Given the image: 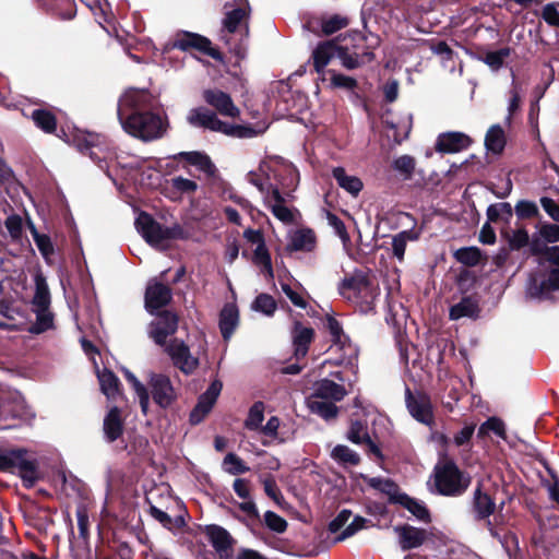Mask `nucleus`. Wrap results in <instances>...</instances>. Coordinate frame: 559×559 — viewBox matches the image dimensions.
Instances as JSON below:
<instances>
[{"instance_id":"nucleus-1","label":"nucleus","mask_w":559,"mask_h":559,"mask_svg":"<svg viewBox=\"0 0 559 559\" xmlns=\"http://www.w3.org/2000/svg\"><path fill=\"white\" fill-rule=\"evenodd\" d=\"M157 99L147 90L129 88L119 98L117 116L122 129L143 142L162 139L168 117L156 110Z\"/></svg>"},{"instance_id":"nucleus-2","label":"nucleus","mask_w":559,"mask_h":559,"mask_svg":"<svg viewBox=\"0 0 559 559\" xmlns=\"http://www.w3.org/2000/svg\"><path fill=\"white\" fill-rule=\"evenodd\" d=\"M337 290L343 298L354 302L361 313L374 312L380 288L362 271H356L353 275L345 276L340 282Z\"/></svg>"},{"instance_id":"nucleus-3","label":"nucleus","mask_w":559,"mask_h":559,"mask_svg":"<svg viewBox=\"0 0 559 559\" xmlns=\"http://www.w3.org/2000/svg\"><path fill=\"white\" fill-rule=\"evenodd\" d=\"M433 492L444 497H460L468 489L472 477L462 471L453 459L439 461L432 473Z\"/></svg>"},{"instance_id":"nucleus-4","label":"nucleus","mask_w":559,"mask_h":559,"mask_svg":"<svg viewBox=\"0 0 559 559\" xmlns=\"http://www.w3.org/2000/svg\"><path fill=\"white\" fill-rule=\"evenodd\" d=\"M25 449L0 451V471L17 474L25 488H32L41 478L36 459L26 457Z\"/></svg>"},{"instance_id":"nucleus-5","label":"nucleus","mask_w":559,"mask_h":559,"mask_svg":"<svg viewBox=\"0 0 559 559\" xmlns=\"http://www.w3.org/2000/svg\"><path fill=\"white\" fill-rule=\"evenodd\" d=\"M349 40L340 45L338 59L342 66L347 70H355L361 66L371 62L374 53L370 47L365 46L367 37L359 31L349 32L342 41Z\"/></svg>"},{"instance_id":"nucleus-6","label":"nucleus","mask_w":559,"mask_h":559,"mask_svg":"<svg viewBox=\"0 0 559 559\" xmlns=\"http://www.w3.org/2000/svg\"><path fill=\"white\" fill-rule=\"evenodd\" d=\"M147 385L150 397L159 408L168 409L177 402L178 394L168 376L151 372Z\"/></svg>"},{"instance_id":"nucleus-7","label":"nucleus","mask_w":559,"mask_h":559,"mask_svg":"<svg viewBox=\"0 0 559 559\" xmlns=\"http://www.w3.org/2000/svg\"><path fill=\"white\" fill-rule=\"evenodd\" d=\"M173 48L181 51L197 50L216 61L223 62L224 60V55L212 46V41L198 33L181 32L177 34L173 43Z\"/></svg>"},{"instance_id":"nucleus-8","label":"nucleus","mask_w":559,"mask_h":559,"mask_svg":"<svg viewBox=\"0 0 559 559\" xmlns=\"http://www.w3.org/2000/svg\"><path fill=\"white\" fill-rule=\"evenodd\" d=\"M76 146L79 151L97 164V166L107 170L109 167V160L112 159L115 153L106 145L100 143L99 135L87 134L82 139L76 140Z\"/></svg>"},{"instance_id":"nucleus-9","label":"nucleus","mask_w":559,"mask_h":559,"mask_svg":"<svg viewBox=\"0 0 559 559\" xmlns=\"http://www.w3.org/2000/svg\"><path fill=\"white\" fill-rule=\"evenodd\" d=\"M405 403L409 414L419 423L431 426L435 416L430 396L424 392L413 393L409 388L405 390Z\"/></svg>"},{"instance_id":"nucleus-10","label":"nucleus","mask_w":559,"mask_h":559,"mask_svg":"<svg viewBox=\"0 0 559 559\" xmlns=\"http://www.w3.org/2000/svg\"><path fill=\"white\" fill-rule=\"evenodd\" d=\"M203 100L214 109L216 115L239 118L240 109L235 105L231 96L219 88H206L202 92Z\"/></svg>"},{"instance_id":"nucleus-11","label":"nucleus","mask_w":559,"mask_h":559,"mask_svg":"<svg viewBox=\"0 0 559 559\" xmlns=\"http://www.w3.org/2000/svg\"><path fill=\"white\" fill-rule=\"evenodd\" d=\"M222 389L223 383L219 380L211 382L206 391L199 396L195 406L190 413L189 421L191 425H198L203 421L216 403Z\"/></svg>"},{"instance_id":"nucleus-12","label":"nucleus","mask_w":559,"mask_h":559,"mask_svg":"<svg viewBox=\"0 0 559 559\" xmlns=\"http://www.w3.org/2000/svg\"><path fill=\"white\" fill-rule=\"evenodd\" d=\"M165 346V350L170 356L174 366L183 373H192L198 368V359L191 356L189 346L183 341L174 338Z\"/></svg>"},{"instance_id":"nucleus-13","label":"nucleus","mask_w":559,"mask_h":559,"mask_svg":"<svg viewBox=\"0 0 559 559\" xmlns=\"http://www.w3.org/2000/svg\"><path fill=\"white\" fill-rule=\"evenodd\" d=\"M179 318L169 310H163L158 314L157 322L151 324L150 336L159 346H165L167 337L174 335L178 330Z\"/></svg>"},{"instance_id":"nucleus-14","label":"nucleus","mask_w":559,"mask_h":559,"mask_svg":"<svg viewBox=\"0 0 559 559\" xmlns=\"http://www.w3.org/2000/svg\"><path fill=\"white\" fill-rule=\"evenodd\" d=\"M173 300L171 288L160 282L148 283L144 294L145 309L154 314L157 310L168 306Z\"/></svg>"},{"instance_id":"nucleus-15","label":"nucleus","mask_w":559,"mask_h":559,"mask_svg":"<svg viewBox=\"0 0 559 559\" xmlns=\"http://www.w3.org/2000/svg\"><path fill=\"white\" fill-rule=\"evenodd\" d=\"M473 139L460 131H448L440 133L437 138L435 148L439 153L454 154L468 148Z\"/></svg>"},{"instance_id":"nucleus-16","label":"nucleus","mask_w":559,"mask_h":559,"mask_svg":"<svg viewBox=\"0 0 559 559\" xmlns=\"http://www.w3.org/2000/svg\"><path fill=\"white\" fill-rule=\"evenodd\" d=\"M341 39L340 37L334 39H328L320 41L313 49L311 58L313 62L314 71L318 74L325 73V67L334 57H338Z\"/></svg>"},{"instance_id":"nucleus-17","label":"nucleus","mask_w":559,"mask_h":559,"mask_svg":"<svg viewBox=\"0 0 559 559\" xmlns=\"http://www.w3.org/2000/svg\"><path fill=\"white\" fill-rule=\"evenodd\" d=\"M481 487L483 485L479 483L474 490L472 511L476 521L486 520L488 526H491L489 518L496 512V502L489 493L483 491Z\"/></svg>"},{"instance_id":"nucleus-18","label":"nucleus","mask_w":559,"mask_h":559,"mask_svg":"<svg viewBox=\"0 0 559 559\" xmlns=\"http://www.w3.org/2000/svg\"><path fill=\"white\" fill-rule=\"evenodd\" d=\"M187 121L194 128L214 132H219L221 127H224V121L217 118L216 112L203 106L192 108L187 116Z\"/></svg>"},{"instance_id":"nucleus-19","label":"nucleus","mask_w":559,"mask_h":559,"mask_svg":"<svg viewBox=\"0 0 559 559\" xmlns=\"http://www.w3.org/2000/svg\"><path fill=\"white\" fill-rule=\"evenodd\" d=\"M103 432L107 443H114L122 437L124 432V419L118 406H112L105 415Z\"/></svg>"},{"instance_id":"nucleus-20","label":"nucleus","mask_w":559,"mask_h":559,"mask_svg":"<svg viewBox=\"0 0 559 559\" xmlns=\"http://www.w3.org/2000/svg\"><path fill=\"white\" fill-rule=\"evenodd\" d=\"M394 532L399 535V544L404 551L420 547L427 539L426 530L409 524L397 525Z\"/></svg>"},{"instance_id":"nucleus-21","label":"nucleus","mask_w":559,"mask_h":559,"mask_svg":"<svg viewBox=\"0 0 559 559\" xmlns=\"http://www.w3.org/2000/svg\"><path fill=\"white\" fill-rule=\"evenodd\" d=\"M135 228L144 240L150 245H159L162 235V224L154 219L147 212H140L135 218Z\"/></svg>"},{"instance_id":"nucleus-22","label":"nucleus","mask_w":559,"mask_h":559,"mask_svg":"<svg viewBox=\"0 0 559 559\" xmlns=\"http://www.w3.org/2000/svg\"><path fill=\"white\" fill-rule=\"evenodd\" d=\"M314 330L304 326L300 321H295L292 328V340L294 345V355L297 359L305 358L309 347L314 340Z\"/></svg>"},{"instance_id":"nucleus-23","label":"nucleus","mask_w":559,"mask_h":559,"mask_svg":"<svg viewBox=\"0 0 559 559\" xmlns=\"http://www.w3.org/2000/svg\"><path fill=\"white\" fill-rule=\"evenodd\" d=\"M245 1V7L234 8L230 11L225 13L223 19V28L229 34H234L241 26L245 28V37L249 36V15H250V7L247 0Z\"/></svg>"},{"instance_id":"nucleus-24","label":"nucleus","mask_w":559,"mask_h":559,"mask_svg":"<svg viewBox=\"0 0 559 559\" xmlns=\"http://www.w3.org/2000/svg\"><path fill=\"white\" fill-rule=\"evenodd\" d=\"M346 394L347 391L344 385L325 378L316 382L310 396L335 403L342 401Z\"/></svg>"},{"instance_id":"nucleus-25","label":"nucleus","mask_w":559,"mask_h":559,"mask_svg":"<svg viewBox=\"0 0 559 559\" xmlns=\"http://www.w3.org/2000/svg\"><path fill=\"white\" fill-rule=\"evenodd\" d=\"M199 186L194 180L177 176L166 182L164 194L171 201L181 200L182 195H193Z\"/></svg>"},{"instance_id":"nucleus-26","label":"nucleus","mask_w":559,"mask_h":559,"mask_svg":"<svg viewBox=\"0 0 559 559\" xmlns=\"http://www.w3.org/2000/svg\"><path fill=\"white\" fill-rule=\"evenodd\" d=\"M204 532L219 557L228 556V551L234 543L229 532L216 524L206 525Z\"/></svg>"},{"instance_id":"nucleus-27","label":"nucleus","mask_w":559,"mask_h":559,"mask_svg":"<svg viewBox=\"0 0 559 559\" xmlns=\"http://www.w3.org/2000/svg\"><path fill=\"white\" fill-rule=\"evenodd\" d=\"M480 313L479 301L476 296L463 297L457 304L450 307L449 318L456 321L462 318L477 319Z\"/></svg>"},{"instance_id":"nucleus-28","label":"nucleus","mask_w":559,"mask_h":559,"mask_svg":"<svg viewBox=\"0 0 559 559\" xmlns=\"http://www.w3.org/2000/svg\"><path fill=\"white\" fill-rule=\"evenodd\" d=\"M239 324V310L236 304L224 305L219 312L218 326L224 341H229Z\"/></svg>"},{"instance_id":"nucleus-29","label":"nucleus","mask_w":559,"mask_h":559,"mask_svg":"<svg viewBox=\"0 0 559 559\" xmlns=\"http://www.w3.org/2000/svg\"><path fill=\"white\" fill-rule=\"evenodd\" d=\"M174 159L183 160L191 166H195L207 176H214L217 170L210 156L204 152H179L174 156Z\"/></svg>"},{"instance_id":"nucleus-30","label":"nucleus","mask_w":559,"mask_h":559,"mask_svg":"<svg viewBox=\"0 0 559 559\" xmlns=\"http://www.w3.org/2000/svg\"><path fill=\"white\" fill-rule=\"evenodd\" d=\"M393 504H400L405 508L408 512H411L417 520L429 524L431 523V514L427 506L415 499L409 497L407 493L403 492L399 497H392Z\"/></svg>"},{"instance_id":"nucleus-31","label":"nucleus","mask_w":559,"mask_h":559,"mask_svg":"<svg viewBox=\"0 0 559 559\" xmlns=\"http://www.w3.org/2000/svg\"><path fill=\"white\" fill-rule=\"evenodd\" d=\"M317 245V237L312 229L301 228L294 233L286 249L289 252H311Z\"/></svg>"},{"instance_id":"nucleus-32","label":"nucleus","mask_w":559,"mask_h":559,"mask_svg":"<svg viewBox=\"0 0 559 559\" xmlns=\"http://www.w3.org/2000/svg\"><path fill=\"white\" fill-rule=\"evenodd\" d=\"M485 147L495 155H501L507 145V135L500 124H492L486 132Z\"/></svg>"},{"instance_id":"nucleus-33","label":"nucleus","mask_w":559,"mask_h":559,"mask_svg":"<svg viewBox=\"0 0 559 559\" xmlns=\"http://www.w3.org/2000/svg\"><path fill=\"white\" fill-rule=\"evenodd\" d=\"M332 175L337 185L353 197H357L364 188L360 178L347 175L343 167H335Z\"/></svg>"},{"instance_id":"nucleus-34","label":"nucleus","mask_w":559,"mask_h":559,"mask_svg":"<svg viewBox=\"0 0 559 559\" xmlns=\"http://www.w3.org/2000/svg\"><path fill=\"white\" fill-rule=\"evenodd\" d=\"M556 290H559V269H551L545 280L530 288L531 295L537 298H545Z\"/></svg>"},{"instance_id":"nucleus-35","label":"nucleus","mask_w":559,"mask_h":559,"mask_svg":"<svg viewBox=\"0 0 559 559\" xmlns=\"http://www.w3.org/2000/svg\"><path fill=\"white\" fill-rule=\"evenodd\" d=\"M31 118L34 124L43 132L48 134H53L56 132L57 117L52 111L43 108L34 109Z\"/></svg>"},{"instance_id":"nucleus-36","label":"nucleus","mask_w":559,"mask_h":559,"mask_svg":"<svg viewBox=\"0 0 559 559\" xmlns=\"http://www.w3.org/2000/svg\"><path fill=\"white\" fill-rule=\"evenodd\" d=\"M98 380L102 392L107 399H116L120 393V380L114 371L105 368L102 372H98Z\"/></svg>"},{"instance_id":"nucleus-37","label":"nucleus","mask_w":559,"mask_h":559,"mask_svg":"<svg viewBox=\"0 0 559 559\" xmlns=\"http://www.w3.org/2000/svg\"><path fill=\"white\" fill-rule=\"evenodd\" d=\"M308 405L311 413L317 414L326 421L335 419L338 415V407L331 401L312 399L309 396Z\"/></svg>"},{"instance_id":"nucleus-38","label":"nucleus","mask_w":559,"mask_h":559,"mask_svg":"<svg viewBox=\"0 0 559 559\" xmlns=\"http://www.w3.org/2000/svg\"><path fill=\"white\" fill-rule=\"evenodd\" d=\"M364 479L369 487L386 495L390 503H393L392 497H399L402 493L399 485L391 478L365 477Z\"/></svg>"},{"instance_id":"nucleus-39","label":"nucleus","mask_w":559,"mask_h":559,"mask_svg":"<svg viewBox=\"0 0 559 559\" xmlns=\"http://www.w3.org/2000/svg\"><path fill=\"white\" fill-rule=\"evenodd\" d=\"M124 378L131 388L134 390L135 394L139 397V404L141 407V412L144 416L148 414L150 411V395L147 386H145L131 371H124Z\"/></svg>"},{"instance_id":"nucleus-40","label":"nucleus","mask_w":559,"mask_h":559,"mask_svg":"<svg viewBox=\"0 0 559 559\" xmlns=\"http://www.w3.org/2000/svg\"><path fill=\"white\" fill-rule=\"evenodd\" d=\"M50 292L46 278L43 274H37L35 276V294L32 304L34 308L45 310L50 307Z\"/></svg>"},{"instance_id":"nucleus-41","label":"nucleus","mask_w":559,"mask_h":559,"mask_svg":"<svg viewBox=\"0 0 559 559\" xmlns=\"http://www.w3.org/2000/svg\"><path fill=\"white\" fill-rule=\"evenodd\" d=\"M28 225L34 242L37 246L40 254L48 264H51V257L55 254V246L51 241V238L46 234H40L31 222Z\"/></svg>"},{"instance_id":"nucleus-42","label":"nucleus","mask_w":559,"mask_h":559,"mask_svg":"<svg viewBox=\"0 0 559 559\" xmlns=\"http://www.w3.org/2000/svg\"><path fill=\"white\" fill-rule=\"evenodd\" d=\"M331 457L341 465L357 466L360 464V456L357 452L344 444H337L331 452Z\"/></svg>"},{"instance_id":"nucleus-43","label":"nucleus","mask_w":559,"mask_h":559,"mask_svg":"<svg viewBox=\"0 0 559 559\" xmlns=\"http://www.w3.org/2000/svg\"><path fill=\"white\" fill-rule=\"evenodd\" d=\"M368 424L362 419H350L346 439L354 444H362L369 438Z\"/></svg>"},{"instance_id":"nucleus-44","label":"nucleus","mask_w":559,"mask_h":559,"mask_svg":"<svg viewBox=\"0 0 559 559\" xmlns=\"http://www.w3.org/2000/svg\"><path fill=\"white\" fill-rule=\"evenodd\" d=\"M36 313V321L31 325L29 332L33 334H41L50 329H53V313L46 308H34Z\"/></svg>"},{"instance_id":"nucleus-45","label":"nucleus","mask_w":559,"mask_h":559,"mask_svg":"<svg viewBox=\"0 0 559 559\" xmlns=\"http://www.w3.org/2000/svg\"><path fill=\"white\" fill-rule=\"evenodd\" d=\"M148 513L154 520L159 522L163 525V527L169 531L173 530L174 527L181 528L182 526L186 525L185 519L181 515L173 519L168 513L160 510L154 504L150 506Z\"/></svg>"},{"instance_id":"nucleus-46","label":"nucleus","mask_w":559,"mask_h":559,"mask_svg":"<svg viewBox=\"0 0 559 559\" xmlns=\"http://www.w3.org/2000/svg\"><path fill=\"white\" fill-rule=\"evenodd\" d=\"M415 239H417V235L413 230H403V231L396 234L395 236H393V239H392L393 255L399 261H403L407 241L415 240Z\"/></svg>"},{"instance_id":"nucleus-47","label":"nucleus","mask_w":559,"mask_h":559,"mask_svg":"<svg viewBox=\"0 0 559 559\" xmlns=\"http://www.w3.org/2000/svg\"><path fill=\"white\" fill-rule=\"evenodd\" d=\"M486 214L491 223H497L499 219L509 222L513 216V209L508 202L495 203L487 207Z\"/></svg>"},{"instance_id":"nucleus-48","label":"nucleus","mask_w":559,"mask_h":559,"mask_svg":"<svg viewBox=\"0 0 559 559\" xmlns=\"http://www.w3.org/2000/svg\"><path fill=\"white\" fill-rule=\"evenodd\" d=\"M276 308L277 305L275 299L266 293L259 294L251 305L252 310L261 312L267 317H272L276 311Z\"/></svg>"},{"instance_id":"nucleus-49","label":"nucleus","mask_w":559,"mask_h":559,"mask_svg":"<svg viewBox=\"0 0 559 559\" xmlns=\"http://www.w3.org/2000/svg\"><path fill=\"white\" fill-rule=\"evenodd\" d=\"M416 160L411 155H402L392 163V168L401 174L404 180L413 178Z\"/></svg>"},{"instance_id":"nucleus-50","label":"nucleus","mask_w":559,"mask_h":559,"mask_svg":"<svg viewBox=\"0 0 559 559\" xmlns=\"http://www.w3.org/2000/svg\"><path fill=\"white\" fill-rule=\"evenodd\" d=\"M514 212L519 219L538 218L542 221L537 204L530 200H520L514 206Z\"/></svg>"},{"instance_id":"nucleus-51","label":"nucleus","mask_w":559,"mask_h":559,"mask_svg":"<svg viewBox=\"0 0 559 559\" xmlns=\"http://www.w3.org/2000/svg\"><path fill=\"white\" fill-rule=\"evenodd\" d=\"M455 259L466 265L476 266L481 261V251L477 247H465L456 250Z\"/></svg>"},{"instance_id":"nucleus-52","label":"nucleus","mask_w":559,"mask_h":559,"mask_svg":"<svg viewBox=\"0 0 559 559\" xmlns=\"http://www.w3.org/2000/svg\"><path fill=\"white\" fill-rule=\"evenodd\" d=\"M349 24V19L340 14H333L321 22V31L325 36L345 28Z\"/></svg>"},{"instance_id":"nucleus-53","label":"nucleus","mask_w":559,"mask_h":559,"mask_svg":"<svg viewBox=\"0 0 559 559\" xmlns=\"http://www.w3.org/2000/svg\"><path fill=\"white\" fill-rule=\"evenodd\" d=\"M264 419V403L257 401L250 407L245 427L249 430H258Z\"/></svg>"},{"instance_id":"nucleus-54","label":"nucleus","mask_w":559,"mask_h":559,"mask_svg":"<svg viewBox=\"0 0 559 559\" xmlns=\"http://www.w3.org/2000/svg\"><path fill=\"white\" fill-rule=\"evenodd\" d=\"M5 413L14 419L22 421L29 420L34 414L29 406L24 401H13L5 406Z\"/></svg>"},{"instance_id":"nucleus-55","label":"nucleus","mask_w":559,"mask_h":559,"mask_svg":"<svg viewBox=\"0 0 559 559\" xmlns=\"http://www.w3.org/2000/svg\"><path fill=\"white\" fill-rule=\"evenodd\" d=\"M221 133L239 139L252 138L257 134L251 126L234 124L224 121V127H221Z\"/></svg>"},{"instance_id":"nucleus-56","label":"nucleus","mask_w":559,"mask_h":559,"mask_svg":"<svg viewBox=\"0 0 559 559\" xmlns=\"http://www.w3.org/2000/svg\"><path fill=\"white\" fill-rule=\"evenodd\" d=\"M225 471L230 475H240L249 472V466L235 453H228L223 461Z\"/></svg>"},{"instance_id":"nucleus-57","label":"nucleus","mask_w":559,"mask_h":559,"mask_svg":"<svg viewBox=\"0 0 559 559\" xmlns=\"http://www.w3.org/2000/svg\"><path fill=\"white\" fill-rule=\"evenodd\" d=\"M538 235L548 243L559 242V222L549 223L539 221L536 225Z\"/></svg>"},{"instance_id":"nucleus-58","label":"nucleus","mask_w":559,"mask_h":559,"mask_svg":"<svg viewBox=\"0 0 559 559\" xmlns=\"http://www.w3.org/2000/svg\"><path fill=\"white\" fill-rule=\"evenodd\" d=\"M325 326L331 335L332 343L334 345L343 346L347 337L344 334L343 326L340 321L336 320L333 316L328 314Z\"/></svg>"},{"instance_id":"nucleus-59","label":"nucleus","mask_w":559,"mask_h":559,"mask_svg":"<svg viewBox=\"0 0 559 559\" xmlns=\"http://www.w3.org/2000/svg\"><path fill=\"white\" fill-rule=\"evenodd\" d=\"M252 261L257 265H262L265 272L270 276H273L272 259L265 243H259V246H257Z\"/></svg>"},{"instance_id":"nucleus-60","label":"nucleus","mask_w":559,"mask_h":559,"mask_svg":"<svg viewBox=\"0 0 559 559\" xmlns=\"http://www.w3.org/2000/svg\"><path fill=\"white\" fill-rule=\"evenodd\" d=\"M511 49L509 47H503L496 51H487L481 60L492 70H499L503 66L504 59L509 57Z\"/></svg>"},{"instance_id":"nucleus-61","label":"nucleus","mask_w":559,"mask_h":559,"mask_svg":"<svg viewBox=\"0 0 559 559\" xmlns=\"http://www.w3.org/2000/svg\"><path fill=\"white\" fill-rule=\"evenodd\" d=\"M189 233L180 225L162 226L160 243L166 240H187Z\"/></svg>"},{"instance_id":"nucleus-62","label":"nucleus","mask_w":559,"mask_h":559,"mask_svg":"<svg viewBox=\"0 0 559 559\" xmlns=\"http://www.w3.org/2000/svg\"><path fill=\"white\" fill-rule=\"evenodd\" d=\"M371 521L370 520H367L362 516H355L354 520L352 521V523L349 525H347L342 532L341 534L335 538V542H343L345 540L346 538L355 535L357 532H359L360 530L365 528L368 526V524H370Z\"/></svg>"},{"instance_id":"nucleus-63","label":"nucleus","mask_w":559,"mask_h":559,"mask_svg":"<svg viewBox=\"0 0 559 559\" xmlns=\"http://www.w3.org/2000/svg\"><path fill=\"white\" fill-rule=\"evenodd\" d=\"M331 73V86L334 88H344L348 91H354L358 86V82L356 79L352 76L344 75L342 73H336L334 70L329 71Z\"/></svg>"},{"instance_id":"nucleus-64","label":"nucleus","mask_w":559,"mask_h":559,"mask_svg":"<svg viewBox=\"0 0 559 559\" xmlns=\"http://www.w3.org/2000/svg\"><path fill=\"white\" fill-rule=\"evenodd\" d=\"M264 523L273 532L282 534L287 530V521L273 511L264 513Z\"/></svg>"}]
</instances>
